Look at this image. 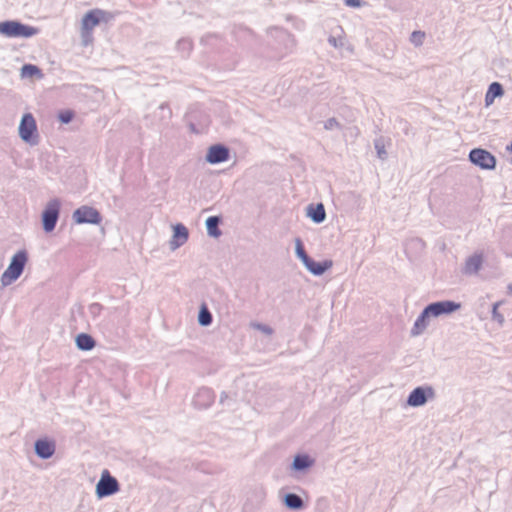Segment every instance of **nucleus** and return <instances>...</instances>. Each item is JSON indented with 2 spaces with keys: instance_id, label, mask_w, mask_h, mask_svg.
Listing matches in <instances>:
<instances>
[{
  "instance_id": "nucleus-25",
  "label": "nucleus",
  "mask_w": 512,
  "mask_h": 512,
  "mask_svg": "<svg viewBox=\"0 0 512 512\" xmlns=\"http://www.w3.org/2000/svg\"><path fill=\"white\" fill-rule=\"evenodd\" d=\"M198 323L201 326H209L212 323V314L206 304H202L198 314Z\"/></svg>"
},
{
  "instance_id": "nucleus-19",
  "label": "nucleus",
  "mask_w": 512,
  "mask_h": 512,
  "mask_svg": "<svg viewBox=\"0 0 512 512\" xmlns=\"http://www.w3.org/2000/svg\"><path fill=\"white\" fill-rule=\"evenodd\" d=\"M307 216L315 223H322L326 219V211L322 203L316 206L309 205L307 207Z\"/></svg>"
},
{
  "instance_id": "nucleus-20",
  "label": "nucleus",
  "mask_w": 512,
  "mask_h": 512,
  "mask_svg": "<svg viewBox=\"0 0 512 512\" xmlns=\"http://www.w3.org/2000/svg\"><path fill=\"white\" fill-rule=\"evenodd\" d=\"M284 505L290 510H302L305 507L304 500L295 493H287L283 497Z\"/></svg>"
},
{
  "instance_id": "nucleus-16",
  "label": "nucleus",
  "mask_w": 512,
  "mask_h": 512,
  "mask_svg": "<svg viewBox=\"0 0 512 512\" xmlns=\"http://www.w3.org/2000/svg\"><path fill=\"white\" fill-rule=\"evenodd\" d=\"M483 264V256L480 253H474L465 261L462 272L466 275H475L479 272Z\"/></svg>"
},
{
  "instance_id": "nucleus-11",
  "label": "nucleus",
  "mask_w": 512,
  "mask_h": 512,
  "mask_svg": "<svg viewBox=\"0 0 512 512\" xmlns=\"http://www.w3.org/2000/svg\"><path fill=\"white\" fill-rule=\"evenodd\" d=\"M427 306L430 310V314L434 318H438L443 315L452 314L461 308L460 303H456V302L450 301V300L433 302Z\"/></svg>"
},
{
  "instance_id": "nucleus-6",
  "label": "nucleus",
  "mask_w": 512,
  "mask_h": 512,
  "mask_svg": "<svg viewBox=\"0 0 512 512\" xmlns=\"http://www.w3.org/2000/svg\"><path fill=\"white\" fill-rule=\"evenodd\" d=\"M61 209V201L58 198L50 199L42 212L43 230L47 233L55 229L59 219Z\"/></svg>"
},
{
  "instance_id": "nucleus-17",
  "label": "nucleus",
  "mask_w": 512,
  "mask_h": 512,
  "mask_svg": "<svg viewBox=\"0 0 512 512\" xmlns=\"http://www.w3.org/2000/svg\"><path fill=\"white\" fill-rule=\"evenodd\" d=\"M315 464V460L307 454H298L294 457L291 469L297 472H304Z\"/></svg>"
},
{
  "instance_id": "nucleus-3",
  "label": "nucleus",
  "mask_w": 512,
  "mask_h": 512,
  "mask_svg": "<svg viewBox=\"0 0 512 512\" xmlns=\"http://www.w3.org/2000/svg\"><path fill=\"white\" fill-rule=\"evenodd\" d=\"M38 33V29L21 22L10 20L0 22V34L9 38H30Z\"/></svg>"
},
{
  "instance_id": "nucleus-13",
  "label": "nucleus",
  "mask_w": 512,
  "mask_h": 512,
  "mask_svg": "<svg viewBox=\"0 0 512 512\" xmlns=\"http://www.w3.org/2000/svg\"><path fill=\"white\" fill-rule=\"evenodd\" d=\"M173 236L169 241V248L171 251H175L182 245H184L189 237L188 229L181 223L172 226Z\"/></svg>"
},
{
  "instance_id": "nucleus-28",
  "label": "nucleus",
  "mask_w": 512,
  "mask_h": 512,
  "mask_svg": "<svg viewBox=\"0 0 512 512\" xmlns=\"http://www.w3.org/2000/svg\"><path fill=\"white\" fill-rule=\"evenodd\" d=\"M503 304V301L495 302L492 306V319L495 320L500 326L505 322L504 316L498 311V308Z\"/></svg>"
},
{
  "instance_id": "nucleus-23",
  "label": "nucleus",
  "mask_w": 512,
  "mask_h": 512,
  "mask_svg": "<svg viewBox=\"0 0 512 512\" xmlns=\"http://www.w3.org/2000/svg\"><path fill=\"white\" fill-rule=\"evenodd\" d=\"M213 402V393L208 388H202L198 391L195 403L201 407H208Z\"/></svg>"
},
{
  "instance_id": "nucleus-5",
  "label": "nucleus",
  "mask_w": 512,
  "mask_h": 512,
  "mask_svg": "<svg viewBox=\"0 0 512 512\" xmlns=\"http://www.w3.org/2000/svg\"><path fill=\"white\" fill-rule=\"evenodd\" d=\"M18 133L21 140L25 143L32 146L38 144L39 136L37 134V125L31 113H26L22 116L18 127Z\"/></svg>"
},
{
  "instance_id": "nucleus-36",
  "label": "nucleus",
  "mask_w": 512,
  "mask_h": 512,
  "mask_svg": "<svg viewBox=\"0 0 512 512\" xmlns=\"http://www.w3.org/2000/svg\"><path fill=\"white\" fill-rule=\"evenodd\" d=\"M507 290H508V292H509L510 294H512V284H509V285L507 286Z\"/></svg>"
},
{
  "instance_id": "nucleus-7",
  "label": "nucleus",
  "mask_w": 512,
  "mask_h": 512,
  "mask_svg": "<svg viewBox=\"0 0 512 512\" xmlns=\"http://www.w3.org/2000/svg\"><path fill=\"white\" fill-rule=\"evenodd\" d=\"M120 490L118 480L113 477L108 470H103L98 483L96 484L95 493L99 499L111 496Z\"/></svg>"
},
{
  "instance_id": "nucleus-8",
  "label": "nucleus",
  "mask_w": 512,
  "mask_h": 512,
  "mask_svg": "<svg viewBox=\"0 0 512 512\" xmlns=\"http://www.w3.org/2000/svg\"><path fill=\"white\" fill-rule=\"evenodd\" d=\"M72 219L76 224L99 225L102 221L100 212L88 205L77 208L72 214Z\"/></svg>"
},
{
  "instance_id": "nucleus-38",
  "label": "nucleus",
  "mask_w": 512,
  "mask_h": 512,
  "mask_svg": "<svg viewBox=\"0 0 512 512\" xmlns=\"http://www.w3.org/2000/svg\"><path fill=\"white\" fill-rule=\"evenodd\" d=\"M226 397H227V395L225 393H223L221 395L220 401L223 402V400H225Z\"/></svg>"
},
{
  "instance_id": "nucleus-32",
  "label": "nucleus",
  "mask_w": 512,
  "mask_h": 512,
  "mask_svg": "<svg viewBox=\"0 0 512 512\" xmlns=\"http://www.w3.org/2000/svg\"><path fill=\"white\" fill-rule=\"evenodd\" d=\"M375 149L377 150V155L380 159L384 160L387 157V152L385 150L384 145L380 141L375 142Z\"/></svg>"
},
{
  "instance_id": "nucleus-37",
  "label": "nucleus",
  "mask_w": 512,
  "mask_h": 512,
  "mask_svg": "<svg viewBox=\"0 0 512 512\" xmlns=\"http://www.w3.org/2000/svg\"><path fill=\"white\" fill-rule=\"evenodd\" d=\"M290 41H291L292 47H294L295 46V39L293 37H290Z\"/></svg>"
},
{
  "instance_id": "nucleus-14",
  "label": "nucleus",
  "mask_w": 512,
  "mask_h": 512,
  "mask_svg": "<svg viewBox=\"0 0 512 512\" xmlns=\"http://www.w3.org/2000/svg\"><path fill=\"white\" fill-rule=\"evenodd\" d=\"M36 455L41 459L51 458L56 450V444L53 440L42 438L38 439L34 444Z\"/></svg>"
},
{
  "instance_id": "nucleus-24",
  "label": "nucleus",
  "mask_w": 512,
  "mask_h": 512,
  "mask_svg": "<svg viewBox=\"0 0 512 512\" xmlns=\"http://www.w3.org/2000/svg\"><path fill=\"white\" fill-rule=\"evenodd\" d=\"M21 77L22 78H39L43 77L42 71L35 65L25 64L21 68Z\"/></svg>"
},
{
  "instance_id": "nucleus-35",
  "label": "nucleus",
  "mask_w": 512,
  "mask_h": 512,
  "mask_svg": "<svg viewBox=\"0 0 512 512\" xmlns=\"http://www.w3.org/2000/svg\"><path fill=\"white\" fill-rule=\"evenodd\" d=\"M159 109H161V110H165V109H166V110H167V116H168V118H170V117H171L172 113H171V111L169 110L168 105H167L166 103H162V104H160Z\"/></svg>"
},
{
  "instance_id": "nucleus-12",
  "label": "nucleus",
  "mask_w": 512,
  "mask_h": 512,
  "mask_svg": "<svg viewBox=\"0 0 512 512\" xmlns=\"http://www.w3.org/2000/svg\"><path fill=\"white\" fill-rule=\"evenodd\" d=\"M433 318L434 317L430 314L428 306H426L415 320L413 327L410 330V335L412 337L422 335L429 327L430 322Z\"/></svg>"
},
{
  "instance_id": "nucleus-9",
  "label": "nucleus",
  "mask_w": 512,
  "mask_h": 512,
  "mask_svg": "<svg viewBox=\"0 0 512 512\" xmlns=\"http://www.w3.org/2000/svg\"><path fill=\"white\" fill-rule=\"evenodd\" d=\"M469 160L484 170H493L496 167L495 156L482 148L472 149L469 153Z\"/></svg>"
},
{
  "instance_id": "nucleus-26",
  "label": "nucleus",
  "mask_w": 512,
  "mask_h": 512,
  "mask_svg": "<svg viewBox=\"0 0 512 512\" xmlns=\"http://www.w3.org/2000/svg\"><path fill=\"white\" fill-rule=\"evenodd\" d=\"M294 242H295V253H296V256L298 257V259L302 263H304L305 261H307L309 259V256L305 252L303 243H302L300 238H296Z\"/></svg>"
},
{
  "instance_id": "nucleus-30",
  "label": "nucleus",
  "mask_w": 512,
  "mask_h": 512,
  "mask_svg": "<svg viewBox=\"0 0 512 512\" xmlns=\"http://www.w3.org/2000/svg\"><path fill=\"white\" fill-rule=\"evenodd\" d=\"M250 326L251 328L258 330L267 336H271L274 333L273 328L266 324H262L259 322H251Z\"/></svg>"
},
{
  "instance_id": "nucleus-15",
  "label": "nucleus",
  "mask_w": 512,
  "mask_h": 512,
  "mask_svg": "<svg viewBox=\"0 0 512 512\" xmlns=\"http://www.w3.org/2000/svg\"><path fill=\"white\" fill-rule=\"evenodd\" d=\"M303 265L311 274L315 276H321L333 266V262L332 260L315 262L312 258L309 257V259L305 261Z\"/></svg>"
},
{
  "instance_id": "nucleus-33",
  "label": "nucleus",
  "mask_w": 512,
  "mask_h": 512,
  "mask_svg": "<svg viewBox=\"0 0 512 512\" xmlns=\"http://www.w3.org/2000/svg\"><path fill=\"white\" fill-rule=\"evenodd\" d=\"M339 125V122L335 118H329L328 120L325 121L324 128L326 130H333L339 128Z\"/></svg>"
},
{
  "instance_id": "nucleus-22",
  "label": "nucleus",
  "mask_w": 512,
  "mask_h": 512,
  "mask_svg": "<svg viewBox=\"0 0 512 512\" xmlns=\"http://www.w3.org/2000/svg\"><path fill=\"white\" fill-rule=\"evenodd\" d=\"M75 342L77 348L82 351L92 350L96 344L95 340L89 334L86 333H81L77 335Z\"/></svg>"
},
{
  "instance_id": "nucleus-2",
  "label": "nucleus",
  "mask_w": 512,
  "mask_h": 512,
  "mask_svg": "<svg viewBox=\"0 0 512 512\" xmlns=\"http://www.w3.org/2000/svg\"><path fill=\"white\" fill-rule=\"evenodd\" d=\"M28 261V253L26 250L17 251L11 258L10 264L2 273L0 282L3 287H7L15 282L23 273L25 265Z\"/></svg>"
},
{
  "instance_id": "nucleus-10",
  "label": "nucleus",
  "mask_w": 512,
  "mask_h": 512,
  "mask_svg": "<svg viewBox=\"0 0 512 512\" xmlns=\"http://www.w3.org/2000/svg\"><path fill=\"white\" fill-rule=\"evenodd\" d=\"M230 157V150L223 144H214L208 147L205 161L211 165L226 162Z\"/></svg>"
},
{
  "instance_id": "nucleus-18",
  "label": "nucleus",
  "mask_w": 512,
  "mask_h": 512,
  "mask_svg": "<svg viewBox=\"0 0 512 512\" xmlns=\"http://www.w3.org/2000/svg\"><path fill=\"white\" fill-rule=\"evenodd\" d=\"M504 94V89L499 82H493L489 85L485 95V106L489 107L492 105L497 97H501Z\"/></svg>"
},
{
  "instance_id": "nucleus-1",
  "label": "nucleus",
  "mask_w": 512,
  "mask_h": 512,
  "mask_svg": "<svg viewBox=\"0 0 512 512\" xmlns=\"http://www.w3.org/2000/svg\"><path fill=\"white\" fill-rule=\"evenodd\" d=\"M114 18V15L106 10L94 8L86 12L80 23V37L83 46H88L93 42V30L101 22L108 23Z\"/></svg>"
},
{
  "instance_id": "nucleus-34",
  "label": "nucleus",
  "mask_w": 512,
  "mask_h": 512,
  "mask_svg": "<svg viewBox=\"0 0 512 512\" xmlns=\"http://www.w3.org/2000/svg\"><path fill=\"white\" fill-rule=\"evenodd\" d=\"M345 5L353 8H359L362 7L365 2L362 0H344Z\"/></svg>"
},
{
  "instance_id": "nucleus-4",
  "label": "nucleus",
  "mask_w": 512,
  "mask_h": 512,
  "mask_svg": "<svg viewBox=\"0 0 512 512\" xmlns=\"http://www.w3.org/2000/svg\"><path fill=\"white\" fill-rule=\"evenodd\" d=\"M436 398V390L431 385H423L414 388L406 399V405L412 408L424 406L428 401Z\"/></svg>"
},
{
  "instance_id": "nucleus-21",
  "label": "nucleus",
  "mask_w": 512,
  "mask_h": 512,
  "mask_svg": "<svg viewBox=\"0 0 512 512\" xmlns=\"http://www.w3.org/2000/svg\"><path fill=\"white\" fill-rule=\"evenodd\" d=\"M220 217L211 216L206 219L205 225L207 229V234L213 238H219L222 235L221 230L219 229Z\"/></svg>"
},
{
  "instance_id": "nucleus-27",
  "label": "nucleus",
  "mask_w": 512,
  "mask_h": 512,
  "mask_svg": "<svg viewBox=\"0 0 512 512\" xmlns=\"http://www.w3.org/2000/svg\"><path fill=\"white\" fill-rule=\"evenodd\" d=\"M425 37H426V34L425 32L423 31H420V30H417V31H413L410 35V42L411 44H413L415 47H420L423 45L424 43V40H425Z\"/></svg>"
},
{
  "instance_id": "nucleus-29",
  "label": "nucleus",
  "mask_w": 512,
  "mask_h": 512,
  "mask_svg": "<svg viewBox=\"0 0 512 512\" xmlns=\"http://www.w3.org/2000/svg\"><path fill=\"white\" fill-rule=\"evenodd\" d=\"M342 34L339 36H329L328 42L331 46L334 48H342L345 46L346 38L343 35V31L341 30Z\"/></svg>"
},
{
  "instance_id": "nucleus-31",
  "label": "nucleus",
  "mask_w": 512,
  "mask_h": 512,
  "mask_svg": "<svg viewBox=\"0 0 512 512\" xmlns=\"http://www.w3.org/2000/svg\"><path fill=\"white\" fill-rule=\"evenodd\" d=\"M61 123L68 124L73 119V112L70 110L62 111L58 115Z\"/></svg>"
}]
</instances>
